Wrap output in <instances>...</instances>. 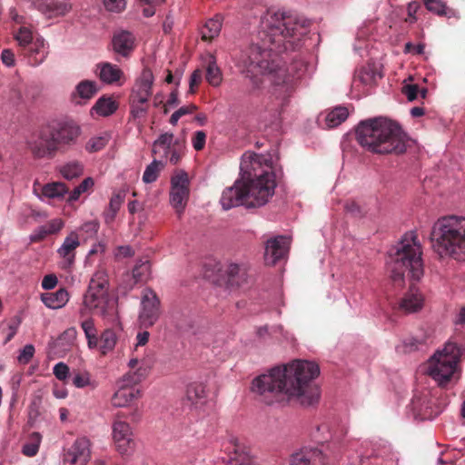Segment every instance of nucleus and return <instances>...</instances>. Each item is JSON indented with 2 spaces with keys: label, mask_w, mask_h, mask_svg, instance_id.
I'll list each match as a JSON object with an SVG mask.
<instances>
[{
  "label": "nucleus",
  "mask_w": 465,
  "mask_h": 465,
  "mask_svg": "<svg viewBox=\"0 0 465 465\" xmlns=\"http://www.w3.org/2000/svg\"><path fill=\"white\" fill-rule=\"evenodd\" d=\"M262 25V45L252 43L242 50L236 65L255 87L262 84V76L268 75L274 85L281 86L284 93H290L300 75L292 74L289 68L280 65L272 57V53H281L292 47L296 40L307 34L311 21L298 14L268 12Z\"/></svg>",
  "instance_id": "nucleus-1"
},
{
  "label": "nucleus",
  "mask_w": 465,
  "mask_h": 465,
  "mask_svg": "<svg viewBox=\"0 0 465 465\" xmlns=\"http://www.w3.org/2000/svg\"><path fill=\"white\" fill-rule=\"evenodd\" d=\"M319 373L320 369L315 362L295 360L256 377L252 381V391L267 404L272 403L278 395L285 394L302 406H312L320 399V389L313 383Z\"/></svg>",
  "instance_id": "nucleus-2"
},
{
  "label": "nucleus",
  "mask_w": 465,
  "mask_h": 465,
  "mask_svg": "<svg viewBox=\"0 0 465 465\" xmlns=\"http://www.w3.org/2000/svg\"><path fill=\"white\" fill-rule=\"evenodd\" d=\"M241 178L223 190L220 203L224 210L237 206L257 208L274 194L275 174L271 160L262 154L246 152L242 156Z\"/></svg>",
  "instance_id": "nucleus-3"
},
{
  "label": "nucleus",
  "mask_w": 465,
  "mask_h": 465,
  "mask_svg": "<svg viewBox=\"0 0 465 465\" xmlns=\"http://www.w3.org/2000/svg\"><path fill=\"white\" fill-rule=\"evenodd\" d=\"M358 143L368 151L381 154H401L407 149V136L395 122L383 117L361 121L356 128Z\"/></svg>",
  "instance_id": "nucleus-4"
},
{
  "label": "nucleus",
  "mask_w": 465,
  "mask_h": 465,
  "mask_svg": "<svg viewBox=\"0 0 465 465\" xmlns=\"http://www.w3.org/2000/svg\"><path fill=\"white\" fill-rule=\"evenodd\" d=\"M430 239L433 252L440 259L465 261V217L449 215L438 219Z\"/></svg>",
  "instance_id": "nucleus-5"
},
{
  "label": "nucleus",
  "mask_w": 465,
  "mask_h": 465,
  "mask_svg": "<svg viewBox=\"0 0 465 465\" xmlns=\"http://www.w3.org/2000/svg\"><path fill=\"white\" fill-rule=\"evenodd\" d=\"M421 254L420 244L413 232L405 233L397 246L391 249L387 265L391 272V278L396 286H403L406 272L411 280L419 281L423 275Z\"/></svg>",
  "instance_id": "nucleus-6"
},
{
  "label": "nucleus",
  "mask_w": 465,
  "mask_h": 465,
  "mask_svg": "<svg viewBox=\"0 0 465 465\" xmlns=\"http://www.w3.org/2000/svg\"><path fill=\"white\" fill-rule=\"evenodd\" d=\"M81 129L72 121H62L42 130L37 139L28 142V148L35 158L53 159L56 153L74 145Z\"/></svg>",
  "instance_id": "nucleus-7"
},
{
  "label": "nucleus",
  "mask_w": 465,
  "mask_h": 465,
  "mask_svg": "<svg viewBox=\"0 0 465 465\" xmlns=\"http://www.w3.org/2000/svg\"><path fill=\"white\" fill-rule=\"evenodd\" d=\"M461 355L460 348L447 342L442 351H437L429 361L428 373L440 386L447 385L453 377Z\"/></svg>",
  "instance_id": "nucleus-8"
},
{
  "label": "nucleus",
  "mask_w": 465,
  "mask_h": 465,
  "mask_svg": "<svg viewBox=\"0 0 465 465\" xmlns=\"http://www.w3.org/2000/svg\"><path fill=\"white\" fill-rule=\"evenodd\" d=\"M20 55H23L32 66L41 64L48 54V47L41 37L34 38L33 33L27 27L19 28L15 36Z\"/></svg>",
  "instance_id": "nucleus-9"
},
{
  "label": "nucleus",
  "mask_w": 465,
  "mask_h": 465,
  "mask_svg": "<svg viewBox=\"0 0 465 465\" xmlns=\"http://www.w3.org/2000/svg\"><path fill=\"white\" fill-rule=\"evenodd\" d=\"M108 280L106 272L99 269L90 281L84 297V304L94 309L96 313L104 314L108 304Z\"/></svg>",
  "instance_id": "nucleus-10"
},
{
  "label": "nucleus",
  "mask_w": 465,
  "mask_h": 465,
  "mask_svg": "<svg viewBox=\"0 0 465 465\" xmlns=\"http://www.w3.org/2000/svg\"><path fill=\"white\" fill-rule=\"evenodd\" d=\"M125 418L126 416L123 412H118L112 425L113 440L116 450L122 456L131 455L135 447L132 428Z\"/></svg>",
  "instance_id": "nucleus-11"
},
{
  "label": "nucleus",
  "mask_w": 465,
  "mask_h": 465,
  "mask_svg": "<svg viewBox=\"0 0 465 465\" xmlns=\"http://www.w3.org/2000/svg\"><path fill=\"white\" fill-rule=\"evenodd\" d=\"M190 194V180L187 173L179 171L171 178L170 203L181 217Z\"/></svg>",
  "instance_id": "nucleus-12"
},
{
  "label": "nucleus",
  "mask_w": 465,
  "mask_h": 465,
  "mask_svg": "<svg viewBox=\"0 0 465 465\" xmlns=\"http://www.w3.org/2000/svg\"><path fill=\"white\" fill-rule=\"evenodd\" d=\"M222 460L224 465H253L249 449L234 437H232L224 447Z\"/></svg>",
  "instance_id": "nucleus-13"
},
{
  "label": "nucleus",
  "mask_w": 465,
  "mask_h": 465,
  "mask_svg": "<svg viewBox=\"0 0 465 465\" xmlns=\"http://www.w3.org/2000/svg\"><path fill=\"white\" fill-rule=\"evenodd\" d=\"M160 317V300L156 293L145 290L142 298V309L139 314L140 324L144 328L154 325Z\"/></svg>",
  "instance_id": "nucleus-14"
},
{
  "label": "nucleus",
  "mask_w": 465,
  "mask_h": 465,
  "mask_svg": "<svg viewBox=\"0 0 465 465\" xmlns=\"http://www.w3.org/2000/svg\"><path fill=\"white\" fill-rule=\"evenodd\" d=\"M90 440L85 438H78L72 446L64 450V465H86L91 459Z\"/></svg>",
  "instance_id": "nucleus-15"
},
{
  "label": "nucleus",
  "mask_w": 465,
  "mask_h": 465,
  "mask_svg": "<svg viewBox=\"0 0 465 465\" xmlns=\"http://www.w3.org/2000/svg\"><path fill=\"white\" fill-rule=\"evenodd\" d=\"M290 249V239L277 236L269 239L265 244L264 261L268 265H275L286 259Z\"/></svg>",
  "instance_id": "nucleus-16"
},
{
  "label": "nucleus",
  "mask_w": 465,
  "mask_h": 465,
  "mask_svg": "<svg viewBox=\"0 0 465 465\" xmlns=\"http://www.w3.org/2000/svg\"><path fill=\"white\" fill-rule=\"evenodd\" d=\"M154 77L150 68L144 67L141 75L136 79L129 97L136 98L138 102H149L153 94Z\"/></svg>",
  "instance_id": "nucleus-17"
},
{
  "label": "nucleus",
  "mask_w": 465,
  "mask_h": 465,
  "mask_svg": "<svg viewBox=\"0 0 465 465\" xmlns=\"http://www.w3.org/2000/svg\"><path fill=\"white\" fill-rule=\"evenodd\" d=\"M142 397V391L136 386L121 380L119 388L112 397L114 407H126Z\"/></svg>",
  "instance_id": "nucleus-18"
},
{
  "label": "nucleus",
  "mask_w": 465,
  "mask_h": 465,
  "mask_svg": "<svg viewBox=\"0 0 465 465\" xmlns=\"http://www.w3.org/2000/svg\"><path fill=\"white\" fill-rule=\"evenodd\" d=\"M290 465H326V457L318 448H303L292 455Z\"/></svg>",
  "instance_id": "nucleus-19"
},
{
  "label": "nucleus",
  "mask_w": 465,
  "mask_h": 465,
  "mask_svg": "<svg viewBox=\"0 0 465 465\" xmlns=\"http://www.w3.org/2000/svg\"><path fill=\"white\" fill-rule=\"evenodd\" d=\"M96 74L106 84L122 85L124 81V71L118 65L109 62L99 63L96 65Z\"/></svg>",
  "instance_id": "nucleus-20"
},
{
  "label": "nucleus",
  "mask_w": 465,
  "mask_h": 465,
  "mask_svg": "<svg viewBox=\"0 0 465 465\" xmlns=\"http://www.w3.org/2000/svg\"><path fill=\"white\" fill-rule=\"evenodd\" d=\"M34 5L49 18L64 15L71 9L68 0H34Z\"/></svg>",
  "instance_id": "nucleus-21"
},
{
  "label": "nucleus",
  "mask_w": 465,
  "mask_h": 465,
  "mask_svg": "<svg viewBox=\"0 0 465 465\" xmlns=\"http://www.w3.org/2000/svg\"><path fill=\"white\" fill-rule=\"evenodd\" d=\"M80 246L79 234L76 232H71L64 239L61 247L57 250L58 254L63 258V267H70L74 264L75 259V250Z\"/></svg>",
  "instance_id": "nucleus-22"
},
{
  "label": "nucleus",
  "mask_w": 465,
  "mask_h": 465,
  "mask_svg": "<svg viewBox=\"0 0 465 465\" xmlns=\"http://www.w3.org/2000/svg\"><path fill=\"white\" fill-rule=\"evenodd\" d=\"M423 304V295L416 286L411 285L409 291L401 298L399 309L405 313H414L420 311Z\"/></svg>",
  "instance_id": "nucleus-23"
},
{
  "label": "nucleus",
  "mask_w": 465,
  "mask_h": 465,
  "mask_svg": "<svg viewBox=\"0 0 465 465\" xmlns=\"http://www.w3.org/2000/svg\"><path fill=\"white\" fill-rule=\"evenodd\" d=\"M112 44L116 54L129 57L135 47V37L129 31H120L114 34Z\"/></svg>",
  "instance_id": "nucleus-24"
},
{
  "label": "nucleus",
  "mask_w": 465,
  "mask_h": 465,
  "mask_svg": "<svg viewBox=\"0 0 465 465\" xmlns=\"http://www.w3.org/2000/svg\"><path fill=\"white\" fill-rule=\"evenodd\" d=\"M38 190H40L41 195L49 199H61L68 193V188L61 182L48 183L45 185H41L40 183L35 182L34 191L37 193Z\"/></svg>",
  "instance_id": "nucleus-25"
},
{
  "label": "nucleus",
  "mask_w": 465,
  "mask_h": 465,
  "mask_svg": "<svg viewBox=\"0 0 465 465\" xmlns=\"http://www.w3.org/2000/svg\"><path fill=\"white\" fill-rule=\"evenodd\" d=\"M207 391L203 382H192L186 388V401L196 408L206 402Z\"/></svg>",
  "instance_id": "nucleus-26"
},
{
  "label": "nucleus",
  "mask_w": 465,
  "mask_h": 465,
  "mask_svg": "<svg viewBox=\"0 0 465 465\" xmlns=\"http://www.w3.org/2000/svg\"><path fill=\"white\" fill-rule=\"evenodd\" d=\"M97 92L98 86L94 81L83 80L75 86V90L72 96L76 104H81L80 101H77V98L90 100Z\"/></svg>",
  "instance_id": "nucleus-27"
},
{
  "label": "nucleus",
  "mask_w": 465,
  "mask_h": 465,
  "mask_svg": "<svg viewBox=\"0 0 465 465\" xmlns=\"http://www.w3.org/2000/svg\"><path fill=\"white\" fill-rule=\"evenodd\" d=\"M69 301V294L64 288L54 292H48L42 295V302L45 306L51 309H59L64 307Z\"/></svg>",
  "instance_id": "nucleus-28"
},
{
  "label": "nucleus",
  "mask_w": 465,
  "mask_h": 465,
  "mask_svg": "<svg viewBox=\"0 0 465 465\" xmlns=\"http://www.w3.org/2000/svg\"><path fill=\"white\" fill-rule=\"evenodd\" d=\"M173 143L174 137L173 134L165 133L161 134L153 144V154L167 158L169 155V151L171 150V147Z\"/></svg>",
  "instance_id": "nucleus-29"
},
{
  "label": "nucleus",
  "mask_w": 465,
  "mask_h": 465,
  "mask_svg": "<svg viewBox=\"0 0 465 465\" xmlns=\"http://www.w3.org/2000/svg\"><path fill=\"white\" fill-rule=\"evenodd\" d=\"M117 109V102L112 96L108 95L101 96L92 107V111H94L100 116H109Z\"/></svg>",
  "instance_id": "nucleus-30"
},
{
  "label": "nucleus",
  "mask_w": 465,
  "mask_h": 465,
  "mask_svg": "<svg viewBox=\"0 0 465 465\" xmlns=\"http://www.w3.org/2000/svg\"><path fill=\"white\" fill-rule=\"evenodd\" d=\"M151 273V265L148 260H139L134 265L132 271L133 282L130 284V288H133L135 284L146 282Z\"/></svg>",
  "instance_id": "nucleus-31"
},
{
  "label": "nucleus",
  "mask_w": 465,
  "mask_h": 465,
  "mask_svg": "<svg viewBox=\"0 0 465 465\" xmlns=\"http://www.w3.org/2000/svg\"><path fill=\"white\" fill-rule=\"evenodd\" d=\"M428 11L439 15L448 18L456 17L457 13L455 10L448 7L446 3L442 0H422Z\"/></svg>",
  "instance_id": "nucleus-32"
},
{
  "label": "nucleus",
  "mask_w": 465,
  "mask_h": 465,
  "mask_svg": "<svg viewBox=\"0 0 465 465\" xmlns=\"http://www.w3.org/2000/svg\"><path fill=\"white\" fill-rule=\"evenodd\" d=\"M222 28V18L216 15L214 18L206 21L205 25L202 28V39L203 41H211L216 37Z\"/></svg>",
  "instance_id": "nucleus-33"
},
{
  "label": "nucleus",
  "mask_w": 465,
  "mask_h": 465,
  "mask_svg": "<svg viewBox=\"0 0 465 465\" xmlns=\"http://www.w3.org/2000/svg\"><path fill=\"white\" fill-rule=\"evenodd\" d=\"M149 371V365L146 362H143L141 365H139V367L133 371H129L126 374H124L122 380L136 386L147 377Z\"/></svg>",
  "instance_id": "nucleus-34"
},
{
  "label": "nucleus",
  "mask_w": 465,
  "mask_h": 465,
  "mask_svg": "<svg viewBox=\"0 0 465 465\" xmlns=\"http://www.w3.org/2000/svg\"><path fill=\"white\" fill-rule=\"evenodd\" d=\"M378 78H381V74L373 66L368 65L357 72L354 81H360L365 85H372Z\"/></svg>",
  "instance_id": "nucleus-35"
},
{
  "label": "nucleus",
  "mask_w": 465,
  "mask_h": 465,
  "mask_svg": "<svg viewBox=\"0 0 465 465\" xmlns=\"http://www.w3.org/2000/svg\"><path fill=\"white\" fill-rule=\"evenodd\" d=\"M349 116V112L346 107L337 106L328 113L325 121L329 128H333L343 123Z\"/></svg>",
  "instance_id": "nucleus-36"
},
{
  "label": "nucleus",
  "mask_w": 465,
  "mask_h": 465,
  "mask_svg": "<svg viewBox=\"0 0 465 465\" xmlns=\"http://www.w3.org/2000/svg\"><path fill=\"white\" fill-rule=\"evenodd\" d=\"M116 332L113 329H106L103 331L99 339V348L101 352L104 355L112 351L117 342Z\"/></svg>",
  "instance_id": "nucleus-37"
},
{
  "label": "nucleus",
  "mask_w": 465,
  "mask_h": 465,
  "mask_svg": "<svg viewBox=\"0 0 465 465\" xmlns=\"http://www.w3.org/2000/svg\"><path fill=\"white\" fill-rule=\"evenodd\" d=\"M164 168V163L162 160L154 159L144 170L143 181L145 183H151L157 180L160 172Z\"/></svg>",
  "instance_id": "nucleus-38"
},
{
  "label": "nucleus",
  "mask_w": 465,
  "mask_h": 465,
  "mask_svg": "<svg viewBox=\"0 0 465 465\" xmlns=\"http://www.w3.org/2000/svg\"><path fill=\"white\" fill-rule=\"evenodd\" d=\"M84 165L78 161H72L63 165L60 173L64 178L72 180L80 176L83 173Z\"/></svg>",
  "instance_id": "nucleus-39"
},
{
  "label": "nucleus",
  "mask_w": 465,
  "mask_h": 465,
  "mask_svg": "<svg viewBox=\"0 0 465 465\" xmlns=\"http://www.w3.org/2000/svg\"><path fill=\"white\" fill-rule=\"evenodd\" d=\"M130 114L134 119L143 118L148 112V102H138L136 98L129 97Z\"/></svg>",
  "instance_id": "nucleus-40"
},
{
  "label": "nucleus",
  "mask_w": 465,
  "mask_h": 465,
  "mask_svg": "<svg viewBox=\"0 0 465 465\" xmlns=\"http://www.w3.org/2000/svg\"><path fill=\"white\" fill-rule=\"evenodd\" d=\"M27 96V85L24 83H17L10 88L9 99L15 104L22 103Z\"/></svg>",
  "instance_id": "nucleus-41"
},
{
  "label": "nucleus",
  "mask_w": 465,
  "mask_h": 465,
  "mask_svg": "<svg viewBox=\"0 0 465 465\" xmlns=\"http://www.w3.org/2000/svg\"><path fill=\"white\" fill-rule=\"evenodd\" d=\"M41 435L38 432H33L30 435V442L25 443L23 446V453L28 457H34L39 450L41 442Z\"/></svg>",
  "instance_id": "nucleus-42"
},
{
  "label": "nucleus",
  "mask_w": 465,
  "mask_h": 465,
  "mask_svg": "<svg viewBox=\"0 0 465 465\" xmlns=\"http://www.w3.org/2000/svg\"><path fill=\"white\" fill-rule=\"evenodd\" d=\"M206 81L213 86L220 85L222 82V73L214 61L209 63L206 69Z\"/></svg>",
  "instance_id": "nucleus-43"
},
{
  "label": "nucleus",
  "mask_w": 465,
  "mask_h": 465,
  "mask_svg": "<svg viewBox=\"0 0 465 465\" xmlns=\"http://www.w3.org/2000/svg\"><path fill=\"white\" fill-rule=\"evenodd\" d=\"M123 203V198L120 194H114L109 202L108 211L105 213V222H113L116 216Z\"/></svg>",
  "instance_id": "nucleus-44"
},
{
  "label": "nucleus",
  "mask_w": 465,
  "mask_h": 465,
  "mask_svg": "<svg viewBox=\"0 0 465 465\" xmlns=\"http://www.w3.org/2000/svg\"><path fill=\"white\" fill-rule=\"evenodd\" d=\"M99 223L97 221H89L84 223L79 227V236H83L84 240L93 238L96 235L99 230Z\"/></svg>",
  "instance_id": "nucleus-45"
},
{
  "label": "nucleus",
  "mask_w": 465,
  "mask_h": 465,
  "mask_svg": "<svg viewBox=\"0 0 465 465\" xmlns=\"http://www.w3.org/2000/svg\"><path fill=\"white\" fill-rule=\"evenodd\" d=\"M108 141L106 135L93 137L86 143L85 149L89 153L98 152L106 146Z\"/></svg>",
  "instance_id": "nucleus-46"
},
{
  "label": "nucleus",
  "mask_w": 465,
  "mask_h": 465,
  "mask_svg": "<svg viewBox=\"0 0 465 465\" xmlns=\"http://www.w3.org/2000/svg\"><path fill=\"white\" fill-rule=\"evenodd\" d=\"M197 109L198 107L193 104H191L186 106H182L171 115L169 123L173 125H175L181 117L186 114H193Z\"/></svg>",
  "instance_id": "nucleus-47"
},
{
  "label": "nucleus",
  "mask_w": 465,
  "mask_h": 465,
  "mask_svg": "<svg viewBox=\"0 0 465 465\" xmlns=\"http://www.w3.org/2000/svg\"><path fill=\"white\" fill-rule=\"evenodd\" d=\"M183 154V144L178 140H175L171 147V150L169 151V155L166 159H169V162L172 164H177L180 162Z\"/></svg>",
  "instance_id": "nucleus-48"
},
{
  "label": "nucleus",
  "mask_w": 465,
  "mask_h": 465,
  "mask_svg": "<svg viewBox=\"0 0 465 465\" xmlns=\"http://www.w3.org/2000/svg\"><path fill=\"white\" fill-rule=\"evenodd\" d=\"M72 382L77 388H84L86 386L94 387V384L91 381L90 375L87 372L75 373L73 377Z\"/></svg>",
  "instance_id": "nucleus-49"
},
{
  "label": "nucleus",
  "mask_w": 465,
  "mask_h": 465,
  "mask_svg": "<svg viewBox=\"0 0 465 465\" xmlns=\"http://www.w3.org/2000/svg\"><path fill=\"white\" fill-rule=\"evenodd\" d=\"M69 367L64 362H58L54 367V374L59 381H66L69 377Z\"/></svg>",
  "instance_id": "nucleus-50"
},
{
  "label": "nucleus",
  "mask_w": 465,
  "mask_h": 465,
  "mask_svg": "<svg viewBox=\"0 0 465 465\" xmlns=\"http://www.w3.org/2000/svg\"><path fill=\"white\" fill-rule=\"evenodd\" d=\"M206 141V134L203 131H197L194 133L192 139L193 146L196 151L203 149Z\"/></svg>",
  "instance_id": "nucleus-51"
},
{
  "label": "nucleus",
  "mask_w": 465,
  "mask_h": 465,
  "mask_svg": "<svg viewBox=\"0 0 465 465\" xmlns=\"http://www.w3.org/2000/svg\"><path fill=\"white\" fill-rule=\"evenodd\" d=\"M81 328L83 329L85 337H90L97 334L96 329L94 327V322L92 318L83 319L80 322Z\"/></svg>",
  "instance_id": "nucleus-52"
},
{
  "label": "nucleus",
  "mask_w": 465,
  "mask_h": 465,
  "mask_svg": "<svg viewBox=\"0 0 465 465\" xmlns=\"http://www.w3.org/2000/svg\"><path fill=\"white\" fill-rule=\"evenodd\" d=\"M34 353L35 347L31 344L25 345L18 356L19 362L23 364L28 363L33 358Z\"/></svg>",
  "instance_id": "nucleus-53"
},
{
  "label": "nucleus",
  "mask_w": 465,
  "mask_h": 465,
  "mask_svg": "<svg viewBox=\"0 0 465 465\" xmlns=\"http://www.w3.org/2000/svg\"><path fill=\"white\" fill-rule=\"evenodd\" d=\"M104 5L108 11L121 12L125 6L124 0H104Z\"/></svg>",
  "instance_id": "nucleus-54"
},
{
  "label": "nucleus",
  "mask_w": 465,
  "mask_h": 465,
  "mask_svg": "<svg viewBox=\"0 0 465 465\" xmlns=\"http://www.w3.org/2000/svg\"><path fill=\"white\" fill-rule=\"evenodd\" d=\"M420 88L417 84H406L402 88V93L409 101H414L419 95Z\"/></svg>",
  "instance_id": "nucleus-55"
},
{
  "label": "nucleus",
  "mask_w": 465,
  "mask_h": 465,
  "mask_svg": "<svg viewBox=\"0 0 465 465\" xmlns=\"http://www.w3.org/2000/svg\"><path fill=\"white\" fill-rule=\"evenodd\" d=\"M225 272L230 281L236 282V278L242 272V269L236 263H230L228 264Z\"/></svg>",
  "instance_id": "nucleus-56"
},
{
  "label": "nucleus",
  "mask_w": 465,
  "mask_h": 465,
  "mask_svg": "<svg viewBox=\"0 0 465 465\" xmlns=\"http://www.w3.org/2000/svg\"><path fill=\"white\" fill-rule=\"evenodd\" d=\"M203 74L202 71L199 69H196L193 72L191 78H190V86H189V92L191 94L195 93V87H197L200 83L202 82Z\"/></svg>",
  "instance_id": "nucleus-57"
},
{
  "label": "nucleus",
  "mask_w": 465,
  "mask_h": 465,
  "mask_svg": "<svg viewBox=\"0 0 465 465\" xmlns=\"http://www.w3.org/2000/svg\"><path fill=\"white\" fill-rule=\"evenodd\" d=\"M77 331L74 327H71L67 330H65L61 336L59 337L60 341H66L68 344H71L74 342V341L76 339Z\"/></svg>",
  "instance_id": "nucleus-58"
},
{
  "label": "nucleus",
  "mask_w": 465,
  "mask_h": 465,
  "mask_svg": "<svg viewBox=\"0 0 465 465\" xmlns=\"http://www.w3.org/2000/svg\"><path fill=\"white\" fill-rule=\"evenodd\" d=\"M420 8V4L418 2H411L408 5V17L405 19L407 23L413 24L416 22L417 18L415 14Z\"/></svg>",
  "instance_id": "nucleus-59"
},
{
  "label": "nucleus",
  "mask_w": 465,
  "mask_h": 465,
  "mask_svg": "<svg viewBox=\"0 0 465 465\" xmlns=\"http://www.w3.org/2000/svg\"><path fill=\"white\" fill-rule=\"evenodd\" d=\"M344 208L347 213L354 216H361L362 214L361 207L355 201H348Z\"/></svg>",
  "instance_id": "nucleus-60"
},
{
  "label": "nucleus",
  "mask_w": 465,
  "mask_h": 465,
  "mask_svg": "<svg viewBox=\"0 0 465 465\" xmlns=\"http://www.w3.org/2000/svg\"><path fill=\"white\" fill-rule=\"evenodd\" d=\"M424 47L425 46L422 44H419V45H415L414 44L408 42L405 44L404 53H406V54L412 53V54H421L424 52Z\"/></svg>",
  "instance_id": "nucleus-61"
},
{
  "label": "nucleus",
  "mask_w": 465,
  "mask_h": 465,
  "mask_svg": "<svg viewBox=\"0 0 465 465\" xmlns=\"http://www.w3.org/2000/svg\"><path fill=\"white\" fill-rule=\"evenodd\" d=\"M57 284V278L54 274L45 275L42 281V288L45 290H52Z\"/></svg>",
  "instance_id": "nucleus-62"
},
{
  "label": "nucleus",
  "mask_w": 465,
  "mask_h": 465,
  "mask_svg": "<svg viewBox=\"0 0 465 465\" xmlns=\"http://www.w3.org/2000/svg\"><path fill=\"white\" fill-rule=\"evenodd\" d=\"M3 64L7 66L15 65V54L10 49H4L1 54Z\"/></svg>",
  "instance_id": "nucleus-63"
},
{
  "label": "nucleus",
  "mask_w": 465,
  "mask_h": 465,
  "mask_svg": "<svg viewBox=\"0 0 465 465\" xmlns=\"http://www.w3.org/2000/svg\"><path fill=\"white\" fill-rule=\"evenodd\" d=\"M134 254V252L130 246H119L115 252L116 258H126L131 257Z\"/></svg>",
  "instance_id": "nucleus-64"
}]
</instances>
